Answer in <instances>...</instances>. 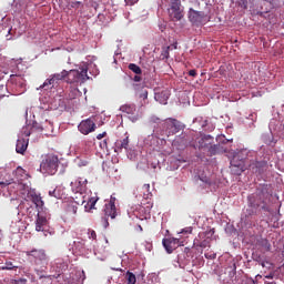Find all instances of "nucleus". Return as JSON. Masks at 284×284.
<instances>
[{
	"mask_svg": "<svg viewBox=\"0 0 284 284\" xmlns=\"http://www.w3.org/2000/svg\"><path fill=\"white\" fill-rule=\"evenodd\" d=\"M270 199V191L267 190V185H263L258 187L256 192L248 196V205L253 207V210H258L262 207L265 212H267V201Z\"/></svg>",
	"mask_w": 284,
	"mask_h": 284,
	"instance_id": "nucleus-1",
	"label": "nucleus"
},
{
	"mask_svg": "<svg viewBox=\"0 0 284 284\" xmlns=\"http://www.w3.org/2000/svg\"><path fill=\"white\" fill-rule=\"evenodd\" d=\"M90 77H88V65H82L78 70L73 69L70 71H67V83H85Z\"/></svg>",
	"mask_w": 284,
	"mask_h": 284,
	"instance_id": "nucleus-2",
	"label": "nucleus"
},
{
	"mask_svg": "<svg viewBox=\"0 0 284 284\" xmlns=\"http://www.w3.org/2000/svg\"><path fill=\"white\" fill-rule=\"evenodd\" d=\"M189 136H191L192 139H189L187 143L191 148H194L195 150H209L210 145H212V143L214 142V138H212V135L196 138L197 141H194V131H191Z\"/></svg>",
	"mask_w": 284,
	"mask_h": 284,
	"instance_id": "nucleus-3",
	"label": "nucleus"
},
{
	"mask_svg": "<svg viewBox=\"0 0 284 284\" xmlns=\"http://www.w3.org/2000/svg\"><path fill=\"white\" fill-rule=\"evenodd\" d=\"M40 170L44 174H50L51 176L57 174L59 170V156L57 155H47V158L41 162Z\"/></svg>",
	"mask_w": 284,
	"mask_h": 284,
	"instance_id": "nucleus-4",
	"label": "nucleus"
},
{
	"mask_svg": "<svg viewBox=\"0 0 284 284\" xmlns=\"http://www.w3.org/2000/svg\"><path fill=\"white\" fill-rule=\"evenodd\" d=\"M24 254L34 265H41V263H45L48 261V254H45V250L43 248H33L31 251H24Z\"/></svg>",
	"mask_w": 284,
	"mask_h": 284,
	"instance_id": "nucleus-5",
	"label": "nucleus"
},
{
	"mask_svg": "<svg viewBox=\"0 0 284 284\" xmlns=\"http://www.w3.org/2000/svg\"><path fill=\"white\" fill-rule=\"evenodd\" d=\"M116 197L111 195V199L109 201V203H106L104 205V222H105V227H108V225H110V223L108 222V219H116Z\"/></svg>",
	"mask_w": 284,
	"mask_h": 284,
	"instance_id": "nucleus-6",
	"label": "nucleus"
},
{
	"mask_svg": "<svg viewBox=\"0 0 284 284\" xmlns=\"http://www.w3.org/2000/svg\"><path fill=\"white\" fill-rule=\"evenodd\" d=\"M9 83L13 84V94L19 95L26 92V79L22 75H10Z\"/></svg>",
	"mask_w": 284,
	"mask_h": 284,
	"instance_id": "nucleus-7",
	"label": "nucleus"
},
{
	"mask_svg": "<svg viewBox=\"0 0 284 284\" xmlns=\"http://www.w3.org/2000/svg\"><path fill=\"white\" fill-rule=\"evenodd\" d=\"M247 159V150L237 152L231 160L233 168H239L240 172H245V160Z\"/></svg>",
	"mask_w": 284,
	"mask_h": 284,
	"instance_id": "nucleus-8",
	"label": "nucleus"
},
{
	"mask_svg": "<svg viewBox=\"0 0 284 284\" xmlns=\"http://www.w3.org/2000/svg\"><path fill=\"white\" fill-rule=\"evenodd\" d=\"M162 244L168 254H172L174 250L183 245V241H181V237H166L162 240Z\"/></svg>",
	"mask_w": 284,
	"mask_h": 284,
	"instance_id": "nucleus-9",
	"label": "nucleus"
},
{
	"mask_svg": "<svg viewBox=\"0 0 284 284\" xmlns=\"http://www.w3.org/2000/svg\"><path fill=\"white\" fill-rule=\"evenodd\" d=\"M78 130L81 132V134L88 135L97 130V123H94L92 118H88L87 120H82L80 122Z\"/></svg>",
	"mask_w": 284,
	"mask_h": 284,
	"instance_id": "nucleus-10",
	"label": "nucleus"
},
{
	"mask_svg": "<svg viewBox=\"0 0 284 284\" xmlns=\"http://www.w3.org/2000/svg\"><path fill=\"white\" fill-rule=\"evenodd\" d=\"M189 19L191 23H194L195 26H203L207 21L203 11H196L194 9H190Z\"/></svg>",
	"mask_w": 284,
	"mask_h": 284,
	"instance_id": "nucleus-11",
	"label": "nucleus"
},
{
	"mask_svg": "<svg viewBox=\"0 0 284 284\" xmlns=\"http://www.w3.org/2000/svg\"><path fill=\"white\" fill-rule=\"evenodd\" d=\"M185 125L181 123V121L176 119L169 118L166 120V130H169V134H176L183 130Z\"/></svg>",
	"mask_w": 284,
	"mask_h": 284,
	"instance_id": "nucleus-12",
	"label": "nucleus"
},
{
	"mask_svg": "<svg viewBox=\"0 0 284 284\" xmlns=\"http://www.w3.org/2000/svg\"><path fill=\"white\" fill-rule=\"evenodd\" d=\"M87 183L88 180L79 178L74 182H71V189L73 190V192H75V194H83Z\"/></svg>",
	"mask_w": 284,
	"mask_h": 284,
	"instance_id": "nucleus-13",
	"label": "nucleus"
},
{
	"mask_svg": "<svg viewBox=\"0 0 284 284\" xmlns=\"http://www.w3.org/2000/svg\"><path fill=\"white\" fill-rule=\"evenodd\" d=\"M48 225V219L38 213L36 220V232H44V226Z\"/></svg>",
	"mask_w": 284,
	"mask_h": 284,
	"instance_id": "nucleus-14",
	"label": "nucleus"
},
{
	"mask_svg": "<svg viewBox=\"0 0 284 284\" xmlns=\"http://www.w3.org/2000/svg\"><path fill=\"white\" fill-rule=\"evenodd\" d=\"M168 99H170V91L168 90L155 93V101H159V103H162V105L168 103Z\"/></svg>",
	"mask_w": 284,
	"mask_h": 284,
	"instance_id": "nucleus-15",
	"label": "nucleus"
},
{
	"mask_svg": "<svg viewBox=\"0 0 284 284\" xmlns=\"http://www.w3.org/2000/svg\"><path fill=\"white\" fill-rule=\"evenodd\" d=\"M26 150H28V140L18 139L17 144H16V152L18 154H24Z\"/></svg>",
	"mask_w": 284,
	"mask_h": 284,
	"instance_id": "nucleus-16",
	"label": "nucleus"
},
{
	"mask_svg": "<svg viewBox=\"0 0 284 284\" xmlns=\"http://www.w3.org/2000/svg\"><path fill=\"white\" fill-rule=\"evenodd\" d=\"M138 101L140 103V108H145V105L150 103L148 101V90L142 89L140 92H138Z\"/></svg>",
	"mask_w": 284,
	"mask_h": 284,
	"instance_id": "nucleus-17",
	"label": "nucleus"
},
{
	"mask_svg": "<svg viewBox=\"0 0 284 284\" xmlns=\"http://www.w3.org/2000/svg\"><path fill=\"white\" fill-rule=\"evenodd\" d=\"M55 85H58V83L55 82L54 78L52 75H50L39 88V90H52V88H54Z\"/></svg>",
	"mask_w": 284,
	"mask_h": 284,
	"instance_id": "nucleus-18",
	"label": "nucleus"
},
{
	"mask_svg": "<svg viewBox=\"0 0 284 284\" xmlns=\"http://www.w3.org/2000/svg\"><path fill=\"white\" fill-rule=\"evenodd\" d=\"M170 50H176V43L162 48V52L160 54V59L165 61V59H170Z\"/></svg>",
	"mask_w": 284,
	"mask_h": 284,
	"instance_id": "nucleus-19",
	"label": "nucleus"
},
{
	"mask_svg": "<svg viewBox=\"0 0 284 284\" xmlns=\"http://www.w3.org/2000/svg\"><path fill=\"white\" fill-rule=\"evenodd\" d=\"M169 14L172 21H181V19H183V13L181 12V9H169Z\"/></svg>",
	"mask_w": 284,
	"mask_h": 284,
	"instance_id": "nucleus-20",
	"label": "nucleus"
},
{
	"mask_svg": "<svg viewBox=\"0 0 284 284\" xmlns=\"http://www.w3.org/2000/svg\"><path fill=\"white\" fill-rule=\"evenodd\" d=\"M120 112L124 114H134L136 112V104H123L120 106Z\"/></svg>",
	"mask_w": 284,
	"mask_h": 284,
	"instance_id": "nucleus-21",
	"label": "nucleus"
},
{
	"mask_svg": "<svg viewBox=\"0 0 284 284\" xmlns=\"http://www.w3.org/2000/svg\"><path fill=\"white\" fill-rule=\"evenodd\" d=\"M116 150H128L130 148V136H126L123 140H120L115 143Z\"/></svg>",
	"mask_w": 284,
	"mask_h": 284,
	"instance_id": "nucleus-22",
	"label": "nucleus"
},
{
	"mask_svg": "<svg viewBox=\"0 0 284 284\" xmlns=\"http://www.w3.org/2000/svg\"><path fill=\"white\" fill-rule=\"evenodd\" d=\"M206 150L210 156H216V154H221V144H211Z\"/></svg>",
	"mask_w": 284,
	"mask_h": 284,
	"instance_id": "nucleus-23",
	"label": "nucleus"
},
{
	"mask_svg": "<svg viewBox=\"0 0 284 284\" xmlns=\"http://www.w3.org/2000/svg\"><path fill=\"white\" fill-rule=\"evenodd\" d=\"M67 74H68V71L62 70L61 73H54V74H51V75L54 79L55 83L59 84V81H65L67 82Z\"/></svg>",
	"mask_w": 284,
	"mask_h": 284,
	"instance_id": "nucleus-24",
	"label": "nucleus"
},
{
	"mask_svg": "<svg viewBox=\"0 0 284 284\" xmlns=\"http://www.w3.org/2000/svg\"><path fill=\"white\" fill-rule=\"evenodd\" d=\"M31 201L34 203L37 207H43V200L40 197V195H37V193H32Z\"/></svg>",
	"mask_w": 284,
	"mask_h": 284,
	"instance_id": "nucleus-25",
	"label": "nucleus"
},
{
	"mask_svg": "<svg viewBox=\"0 0 284 284\" xmlns=\"http://www.w3.org/2000/svg\"><path fill=\"white\" fill-rule=\"evenodd\" d=\"M126 281H128V284H136V275H134V273L128 271L126 272Z\"/></svg>",
	"mask_w": 284,
	"mask_h": 284,
	"instance_id": "nucleus-26",
	"label": "nucleus"
},
{
	"mask_svg": "<svg viewBox=\"0 0 284 284\" xmlns=\"http://www.w3.org/2000/svg\"><path fill=\"white\" fill-rule=\"evenodd\" d=\"M169 3H171L170 10H178L181 9V0H166Z\"/></svg>",
	"mask_w": 284,
	"mask_h": 284,
	"instance_id": "nucleus-27",
	"label": "nucleus"
},
{
	"mask_svg": "<svg viewBox=\"0 0 284 284\" xmlns=\"http://www.w3.org/2000/svg\"><path fill=\"white\" fill-rule=\"evenodd\" d=\"M129 70H131V72H134V74H142V72H143L141 70V67L136 65L135 63H130Z\"/></svg>",
	"mask_w": 284,
	"mask_h": 284,
	"instance_id": "nucleus-28",
	"label": "nucleus"
},
{
	"mask_svg": "<svg viewBox=\"0 0 284 284\" xmlns=\"http://www.w3.org/2000/svg\"><path fill=\"white\" fill-rule=\"evenodd\" d=\"M142 192L144 194V199H150V196H152V193L150 192V184H144L142 186Z\"/></svg>",
	"mask_w": 284,
	"mask_h": 284,
	"instance_id": "nucleus-29",
	"label": "nucleus"
},
{
	"mask_svg": "<svg viewBox=\"0 0 284 284\" xmlns=\"http://www.w3.org/2000/svg\"><path fill=\"white\" fill-rule=\"evenodd\" d=\"M79 94H81V92L79 91V89L74 88L71 89L68 95V99H77V97H79Z\"/></svg>",
	"mask_w": 284,
	"mask_h": 284,
	"instance_id": "nucleus-30",
	"label": "nucleus"
},
{
	"mask_svg": "<svg viewBox=\"0 0 284 284\" xmlns=\"http://www.w3.org/2000/svg\"><path fill=\"white\" fill-rule=\"evenodd\" d=\"M260 245L266 251L270 252L272 250V244L267 240H261Z\"/></svg>",
	"mask_w": 284,
	"mask_h": 284,
	"instance_id": "nucleus-31",
	"label": "nucleus"
},
{
	"mask_svg": "<svg viewBox=\"0 0 284 284\" xmlns=\"http://www.w3.org/2000/svg\"><path fill=\"white\" fill-rule=\"evenodd\" d=\"M3 97H8V85L0 84V99H3Z\"/></svg>",
	"mask_w": 284,
	"mask_h": 284,
	"instance_id": "nucleus-32",
	"label": "nucleus"
},
{
	"mask_svg": "<svg viewBox=\"0 0 284 284\" xmlns=\"http://www.w3.org/2000/svg\"><path fill=\"white\" fill-rule=\"evenodd\" d=\"M0 270H17V266H14L12 262H6L4 265L0 267Z\"/></svg>",
	"mask_w": 284,
	"mask_h": 284,
	"instance_id": "nucleus-33",
	"label": "nucleus"
},
{
	"mask_svg": "<svg viewBox=\"0 0 284 284\" xmlns=\"http://www.w3.org/2000/svg\"><path fill=\"white\" fill-rule=\"evenodd\" d=\"M99 201V197H91L88 202V205L90 207V210H94V205H97V202Z\"/></svg>",
	"mask_w": 284,
	"mask_h": 284,
	"instance_id": "nucleus-34",
	"label": "nucleus"
},
{
	"mask_svg": "<svg viewBox=\"0 0 284 284\" xmlns=\"http://www.w3.org/2000/svg\"><path fill=\"white\" fill-rule=\"evenodd\" d=\"M16 174H17V176H21V179H23V174H24V176H28V174H26V170H23V168H21V166H19L16 170Z\"/></svg>",
	"mask_w": 284,
	"mask_h": 284,
	"instance_id": "nucleus-35",
	"label": "nucleus"
},
{
	"mask_svg": "<svg viewBox=\"0 0 284 284\" xmlns=\"http://www.w3.org/2000/svg\"><path fill=\"white\" fill-rule=\"evenodd\" d=\"M236 3H239L240 8H243V10H247V0H236Z\"/></svg>",
	"mask_w": 284,
	"mask_h": 284,
	"instance_id": "nucleus-36",
	"label": "nucleus"
},
{
	"mask_svg": "<svg viewBox=\"0 0 284 284\" xmlns=\"http://www.w3.org/2000/svg\"><path fill=\"white\" fill-rule=\"evenodd\" d=\"M94 142L92 141V140H83L82 141V143H81V145H83V148H92V144H93Z\"/></svg>",
	"mask_w": 284,
	"mask_h": 284,
	"instance_id": "nucleus-37",
	"label": "nucleus"
},
{
	"mask_svg": "<svg viewBox=\"0 0 284 284\" xmlns=\"http://www.w3.org/2000/svg\"><path fill=\"white\" fill-rule=\"evenodd\" d=\"M79 207L74 204L68 206V212H72V214H77Z\"/></svg>",
	"mask_w": 284,
	"mask_h": 284,
	"instance_id": "nucleus-38",
	"label": "nucleus"
},
{
	"mask_svg": "<svg viewBox=\"0 0 284 284\" xmlns=\"http://www.w3.org/2000/svg\"><path fill=\"white\" fill-rule=\"evenodd\" d=\"M180 234H185L187 236V234H192V226L185 227L183 229Z\"/></svg>",
	"mask_w": 284,
	"mask_h": 284,
	"instance_id": "nucleus-39",
	"label": "nucleus"
},
{
	"mask_svg": "<svg viewBox=\"0 0 284 284\" xmlns=\"http://www.w3.org/2000/svg\"><path fill=\"white\" fill-rule=\"evenodd\" d=\"M49 196H53L54 199H60L59 191L57 190L50 191Z\"/></svg>",
	"mask_w": 284,
	"mask_h": 284,
	"instance_id": "nucleus-40",
	"label": "nucleus"
},
{
	"mask_svg": "<svg viewBox=\"0 0 284 284\" xmlns=\"http://www.w3.org/2000/svg\"><path fill=\"white\" fill-rule=\"evenodd\" d=\"M89 239L97 241V232L94 230H89Z\"/></svg>",
	"mask_w": 284,
	"mask_h": 284,
	"instance_id": "nucleus-41",
	"label": "nucleus"
},
{
	"mask_svg": "<svg viewBox=\"0 0 284 284\" xmlns=\"http://www.w3.org/2000/svg\"><path fill=\"white\" fill-rule=\"evenodd\" d=\"M100 148L101 150H108V139L100 142Z\"/></svg>",
	"mask_w": 284,
	"mask_h": 284,
	"instance_id": "nucleus-42",
	"label": "nucleus"
},
{
	"mask_svg": "<svg viewBox=\"0 0 284 284\" xmlns=\"http://www.w3.org/2000/svg\"><path fill=\"white\" fill-rule=\"evenodd\" d=\"M143 210L145 211V219H148V216H150L151 209H150V206H146V207L141 206L140 211L143 212Z\"/></svg>",
	"mask_w": 284,
	"mask_h": 284,
	"instance_id": "nucleus-43",
	"label": "nucleus"
},
{
	"mask_svg": "<svg viewBox=\"0 0 284 284\" xmlns=\"http://www.w3.org/2000/svg\"><path fill=\"white\" fill-rule=\"evenodd\" d=\"M51 270H53V272H57L58 276H61V272H63V270H61L60 266H57L55 268L54 265L51 266Z\"/></svg>",
	"mask_w": 284,
	"mask_h": 284,
	"instance_id": "nucleus-44",
	"label": "nucleus"
},
{
	"mask_svg": "<svg viewBox=\"0 0 284 284\" xmlns=\"http://www.w3.org/2000/svg\"><path fill=\"white\" fill-rule=\"evenodd\" d=\"M105 136H108V132L104 131V132L98 134L97 139H98V141H101V139H105Z\"/></svg>",
	"mask_w": 284,
	"mask_h": 284,
	"instance_id": "nucleus-45",
	"label": "nucleus"
},
{
	"mask_svg": "<svg viewBox=\"0 0 284 284\" xmlns=\"http://www.w3.org/2000/svg\"><path fill=\"white\" fill-rule=\"evenodd\" d=\"M124 2H125L128 6H134V3H139V0H124Z\"/></svg>",
	"mask_w": 284,
	"mask_h": 284,
	"instance_id": "nucleus-46",
	"label": "nucleus"
},
{
	"mask_svg": "<svg viewBox=\"0 0 284 284\" xmlns=\"http://www.w3.org/2000/svg\"><path fill=\"white\" fill-rule=\"evenodd\" d=\"M196 70L195 69H192L189 71V77H196Z\"/></svg>",
	"mask_w": 284,
	"mask_h": 284,
	"instance_id": "nucleus-47",
	"label": "nucleus"
},
{
	"mask_svg": "<svg viewBox=\"0 0 284 284\" xmlns=\"http://www.w3.org/2000/svg\"><path fill=\"white\" fill-rule=\"evenodd\" d=\"M22 132H23L24 136H30V131H28V128H23Z\"/></svg>",
	"mask_w": 284,
	"mask_h": 284,
	"instance_id": "nucleus-48",
	"label": "nucleus"
},
{
	"mask_svg": "<svg viewBox=\"0 0 284 284\" xmlns=\"http://www.w3.org/2000/svg\"><path fill=\"white\" fill-rule=\"evenodd\" d=\"M12 182L6 181V182H0L1 187H6L7 185H10Z\"/></svg>",
	"mask_w": 284,
	"mask_h": 284,
	"instance_id": "nucleus-49",
	"label": "nucleus"
},
{
	"mask_svg": "<svg viewBox=\"0 0 284 284\" xmlns=\"http://www.w3.org/2000/svg\"><path fill=\"white\" fill-rule=\"evenodd\" d=\"M79 6H81V2L75 1V2H72L71 8H79Z\"/></svg>",
	"mask_w": 284,
	"mask_h": 284,
	"instance_id": "nucleus-50",
	"label": "nucleus"
},
{
	"mask_svg": "<svg viewBox=\"0 0 284 284\" xmlns=\"http://www.w3.org/2000/svg\"><path fill=\"white\" fill-rule=\"evenodd\" d=\"M203 183H206V185H212V182L210 181V179L205 178L204 180H202Z\"/></svg>",
	"mask_w": 284,
	"mask_h": 284,
	"instance_id": "nucleus-51",
	"label": "nucleus"
},
{
	"mask_svg": "<svg viewBox=\"0 0 284 284\" xmlns=\"http://www.w3.org/2000/svg\"><path fill=\"white\" fill-rule=\"evenodd\" d=\"M133 81H135L136 83H139V81H141V75H135V77L133 78Z\"/></svg>",
	"mask_w": 284,
	"mask_h": 284,
	"instance_id": "nucleus-52",
	"label": "nucleus"
},
{
	"mask_svg": "<svg viewBox=\"0 0 284 284\" xmlns=\"http://www.w3.org/2000/svg\"><path fill=\"white\" fill-rule=\"evenodd\" d=\"M1 236H3V233H2L1 230H0V239H1Z\"/></svg>",
	"mask_w": 284,
	"mask_h": 284,
	"instance_id": "nucleus-53",
	"label": "nucleus"
},
{
	"mask_svg": "<svg viewBox=\"0 0 284 284\" xmlns=\"http://www.w3.org/2000/svg\"><path fill=\"white\" fill-rule=\"evenodd\" d=\"M266 278H272V275L266 276Z\"/></svg>",
	"mask_w": 284,
	"mask_h": 284,
	"instance_id": "nucleus-54",
	"label": "nucleus"
},
{
	"mask_svg": "<svg viewBox=\"0 0 284 284\" xmlns=\"http://www.w3.org/2000/svg\"><path fill=\"white\" fill-rule=\"evenodd\" d=\"M38 129H40L41 131L43 130V128H38Z\"/></svg>",
	"mask_w": 284,
	"mask_h": 284,
	"instance_id": "nucleus-55",
	"label": "nucleus"
},
{
	"mask_svg": "<svg viewBox=\"0 0 284 284\" xmlns=\"http://www.w3.org/2000/svg\"><path fill=\"white\" fill-rule=\"evenodd\" d=\"M1 28H2V27H1V24H0V32H1Z\"/></svg>",
	"mask_w": 284,
	"mask_h": 284,
	"instance_id": "nucleus-56",
	"label": "nucleus"
}]
</instances>
